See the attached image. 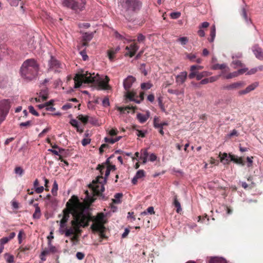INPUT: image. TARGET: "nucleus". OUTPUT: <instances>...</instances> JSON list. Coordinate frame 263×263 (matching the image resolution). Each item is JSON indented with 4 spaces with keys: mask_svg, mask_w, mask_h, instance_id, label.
<instances>
[{
    "mask_svg": "<svg viewBox=\"0 0 263 263\" xmlns=\"http://www.w3.org/2000/svg\"><path fill=\"white\" fill-rule=\"evenodd\" d=\"M140 70L142 73L145 76L147 75V71L146 69V64L144 63L141 64L140 66Z\"/></svg>",
    "mask_w": 263,
    "mask_h": 263,
    "instance_id": "c9c22d12",
    "label": "nucleus"
},
{
    "mask_svg": "<svg viewBox=\"0 0 263 263\" xmlns=\"http://www.w3.org/2000/svg\"><path fill=\"white\" fill-rule=\"evenodd\" d=\"M79 231H80V232L79 233H77V232H76V233L72 234L71 236H72L71 238V240L72 241H77L78 239V237H79V236L82 233V230H81V228H79Z\"/></svg>",
    "mask_w": 263,
    "mask_h": 263,
    "instance_id": "4c0bfd02",
    "label": "nucleus"
},
{
    "mask_svg": "<svg viewBox=\"0 0 263 263\" xmlns=\"http://www.w3.org/2000/svg\"><path fill=\"white\" fill-rule=\"evenodd\" d=\"M110 172V168L106 167L105 171V177H103V179H101L103 181L104 183L106 182V179L108 176L109 175Z\"/></svg>",
    "mask_w": 263,
    "mask_h": 263,
    "instance_id": "79ce46f5",
    "label": "nucleus"
},
{
    "mask_svg": "<svg viewBox=\"0 0 263 263\" xmlns=\"http://www.w3.org/2000/svg\"><path fill=\"white\" fill-rule=\"evenodd\" d=\"M231 156H233V155L229 154V155L226 153L221 154L220 153L219 157L220 159V161L224 164H228L230 161H232Z\"/></svg>",
    "mask_w": 263,
    "mask_h": 263,
    "instance_id": "dca6fc26",
    "label": "nucleus"
},
{
    "mask_svg": "<svg viewBox=\"0 0 263 263\" xmlns=\"http://www.w3.org/2000/svg\"><path fill=\"white\" fill-rule=\"evenodd\" d=\"M181 15V13L178 12H172L170 14V16L173 19H177Z\"/></svg>",
    "mask_w": 263,
    "mask_h": 263,
    "instance_id": "603ef678",
    "label": "nucleus"
},
{
    "mask_svg": "<svg viewBox=\"0 0 263 263\" xmlns=\"http://www.w3.org/2000/svg\"><path fill=\"white\" fill-rule=\"evenodd\" d=\"M58 190V184L56 181H54L53 184L51 192L54 196L57 195Z\"/></svg>",
    "mask_w": 263,
    "mask_h": 263,
    "instance_id": "f704fd0d",
    "label": "nucleus"
},
{
    "mask_svg": "<svg viewBox=\"0 0 263 263\" xmlns=\"http://www.w3.org/2000/svg\"><path fill=\"white\" fill-rule=\"evenodd\" d=\"M106 168V164H99L97 167V170H99L100 173V176H102V175L104 174V171Z\"/></svg>",
    "mask_w": 263,
    "mask_h": 263,
    "instance_id": "2f4dec72",
    "label": "nucleus"
},
{
    "mask_svg": "<svg viewBox=\"0 0 263 263\" xmlns=\"http://www.w3.org/2000/svg\"><path fill=\"white\" fill-rule=\"evenodd\" d=\"M95 73L91 74L87 71H82L76 74L73 80L74 81V88L80 87L83 83L89 84L96 83L99 87L102 89L108 90L110 86L107 83V81H99L95 76Z\"/></svg>",
    "mask_w": 263,
    "mask_h": 263,
    "instance_id": "f03ea898",
    "label": "nucleus"
},
{
    "mask_svg": "<svg viewBox=\"0 0 263 263\" xmlns=\"http://www.w3.org/2000/svg\"><path fill=\"white\" fill-rule=\"evenodd\" d=\"M210 73L207 71H203L201 73H198L197 71V80H200L202 78L209 76Z\"/></svg>",
    "mask_w": 263,
    "mask_h": 263,
    "instance_id": "72a5a7b5",
    "label": "nucleus"
},
{
    "mask_svg": "<svg viewBox=\"0 0 263 263\" xmlns=\"http://www.w3.org/2000/svg\"><path fill=\"white\" fill-rule=\"evenodd\" d=\"M63 215L60 221L62 226L67 224L70 214L73 216V219H78L79 228H85L88 226L91 219L90 213L85 211V206L83 203L80 202L78 198L76 196H72L66 203V208L63 211Z\"/></svg>",
    "mask_w": 263,
    "mask_h": 263,
    "instance_id": "f257e3e1",
    "label": "nucleus"
},
{
    "mask_svg": "<svg viewBox=\"0 0 263 263\" xmlns=\"http://www.w3.org/2000/svg\"><path fill=\"white\" fill-rule=\"evenodd\" d=\"M252 51L256 58L263 61V50L258 45H255L252 47Z\"/></svg>",
    "mask_w": 263,
    "mask_h": 263,
    "instance_id": "4468645a",
    "label": "nucleus"
},
{
    "mask_svg": "<svg viewBox=\"0 0 263 263\" xmlns=\"http://www.w3.org/2000/svg\"><path fill=\"white\" fill-rule=\"evenodd\" d=\"M9 4L12 6H17L19 2L21 0H7Z\"/></svg>",
    "mask_w": 263,
    "mask_h": 263,
    "instance_id": "09e8293b",
    "label": "nucleus"
},
{
    "mask_svg": "<svg viewBox=\"0 0 263 263\" xmlns=\"http://www.w3.org/2000/svg\"><path fill=\"white\" fill-rule=\"evenodd\" d=\"M231 160H232V161H233L234 163L240 164L242 166H244L245 165V162L242 157H237L235 155H233V156H231Z\"/></svg>",
    "mask_w": 263,
    "mask_h": 263,
    "instance_id": "5701e85b",
    "label": "nucleus"
},
{
    "mask_svg": "<svg viewBox=\"0 0 263 263\" xmlns=\"http://www.w3.org/2000/svg\"><path fill=\"white\" fill-rule=\"evenodd\" d=\"M203 68V67L200 65H192L190 67V70H201Z\"/></svg>",
    "mask_w": 263,
    "mask_h": 263,
    "instance_id": "3c124183",
    "label": "nucleus"
},
{
    "mask_svg": "<svg viewBox=\"0 0 263 263\" xmlns=\"http://www.w3.org/2000/svg\"><path fill=\"white\" fill-rule=\"evenodd\" d=\"M191 73L189 75V78L190 79L194 78L195 77L197 78V71L196 70H191Z\"/></svg>",
    "mask_w": 263,
    "mask_h": 263,
    "instance_id": "6e6d98bb",
    "label": "nucleus"
},
{
    "mask_svg": "<svg viewBox=\"0 0 263 263\" xmlns=\"http://www.w3.org/2000/svg\"><path fill=\"white\" fill-rule=\"evenodd\" d=\"M246 83L243 81H238L224 87V89L227 90H235L243 87Z\"/></svg>",
    "mask_w": 263,
    "mask_h": 263,
    "instance_id": "f8f14e48",
    "label": "nucleus"
},
{
    "mask_svg": "<svg viewBox=\"0 0 263 263\" xmlns=\"http://www.w3.org/2000/svg\"><path fill=\"white\" fill-rule=\"evenodd\" d=\"M137 178H138V179H140V178H142V177H144L145 176V172L143 170H139L136 175H135Z\"/></svg>",
    "mask_w": 263,
    "mask_h": 263,
    "instance_id": "37998d69",
    "label": "nucleus"
},
{
    "mask_svg": "<svg viewBox=\"0 0 263 263\" xmlns=\"http://www.w3.org/2000/svg\"><path fill=\"white\" fill-rule=\"evenodd\" d=\"M127 92L126 93V97L130 101H133L137 103H140V101L137 99L138 97L136 96V92L134 91H129V90H126Z\"/></svg>",
    "mask_w": 263,
    "mask_h": 263,
    "instance_id": "a211bd4d",
    "label": "nucleus"
},
{
    "mask_svg": "<svg viewBox=\"0 0 263 263\" xmlns=\"http://www.w3.org/2000/svg\"><path fill=\"white\" fill-rule=\"evenodd\" d=\"M90 214H91L90 213ZM91 218L95 223L91 226L92 230H101L104 229V224L105 223L104 221L105 215L103 213H99L96 217H93L90 215Z\"/></svg>",
    "mask_w": 263,
    "mask_h": 263,
    "instance_id": "6e6552de",
    "label": "nucleus"
},
{
    "mask_svg": "<svg viewBox=\"0 0 263 263\" xmlns=\"http://www.w3.org/2000/svg\"><path fill=\"white\" fill-rule=\"evenodd\" d=\"M39 69V65L33 59L26 60L23 63L21 72L22 78L28 81L36 78Z\"/></svg>",
    "mask_w": 263,
    "mask_h": 263,
    "instance_id": "7ed1b4c3",
    "label": "nucleus"
},
{
    "mask_svg": "<svg viewBox=\"0 0 263 263\" xmlns=\"http://www.w3.org/2000/svg\"><path fill=\"white\" fill-rule=\"evenodd\" d=\"M31 125H32V122L31 121H28L25 122H22L20 124V126L21 127H22V126L29 127Z\"/></svg>",
    "mask_w": 263,
    "mask_h": 263,
    "instance_id": "4d7b16f0",
    "label": "nucleus"
},
{
    "mask_svg": "<svg viewBox=\"0 0 263 263\" xmlns=\"http://www.w3.org/2000/svg\"><path fill=\"white\" fill-rule=\"evenodd\" d=\"M28 109L30 112L35 116H39V113L34 109V107L32 106H30L28 107Z\"/></svg>",
    "mask_w": 263,
    "mask_h": 263,
    "instance_id": "864d4df0",
    "label": "nucleus"
},
{
    "mask_svg": "<svg viewBox=\"0 0 263 263\" xmlns=\"http://www.w3.org/2000/svg\"><path fill=\"white\" fill-rule=\"evenodd\" d=\"M70 223L71 226L67 227V224L62 226L61 223H60V233L61 234H65L66 237H69L76 232H80L79 228V224L77 218H75L74 220H71Z\"/></svg>",
    "mask_w": 263,
    "mask_h": 263,
    "instance_id": "39448f33",
    "label": "nucleus"
},
{
    "mask_svg": "<svg viewBox=\"0 0 263 263\" xmlns=\"http://www.w3.org/2000/svg\"><path fill=\"white\" fill-rule=\"evenodd\" d=\"M178 41L179 42L181 45H184L187 44L189 39L187 37H181L178 39Z\"/></svg>",
    "mask_w": 263,
    "mask_h": 263,
    "instance_id": "a19ab883",
    "label": "nucleus"
},
{
    "mask_svg": "<svg viewBox=\"0 0 263 263\" xmlns=\"http://www.w3.org/2000/svg\"><path fill=\"white\" fill-rule=\"evenodd\" d=\"M185 55H186V58L192 62H194L196 58V55L192 53H185Z\"/></svg>",
    "mask_w": 263,
    "mask_h": 263,
    "instance_id": "e433bc0d",
    "label": "nucleus"
},
{
    "mask_svg": "<svg viewBox=\"0 0 263 263\" xmlns=\"http://www.w3.org/2000/svg\"><path fill=\"white\" fill-rule=\"evenodd\" d=\"M62 4L75 12L79 13L85 9L86 0H63Z\"/></svg>",
    "mask_w": 263,
    "mask_h": 263,
    "instance_id": "0eeeda50",
    "label": "nucleus"
},
{
    "mask_svg": "<svg viewBox=\"0 0 263 263\" xmlns=\"http://www.w3.org/2000/svg\"><path fill=\"white\" fill-rule=\"evenodd\" d=\"M145 36L141 33H139L137 36V41L139 43H143L145 41Z\"/></svg>",
    "mask_w": 263,
    "mask_h": 263,
    "instance_id": "49530a36",
    "label": "nucleus"
},
{
    "mask_svg": "<svg viewBox=\"0 0 263 263\" xmlns=\"http://www.w3.org/2000/svg\"><path fill=\"white\" fill-rule=\"evenodd\" d=\"M216 35V28L215 26H213L211 28L210 31V38L209 39V41L210 42H213L214 38Z\"/></svg>",
    "mask_w": 263,
    "mask_h": 263,
    "instance_id": "c756f323",
    "label": "nucleus"
},
{
    "mask_svg": "<svg viewBox=\"0 0 263 263\" xmlns=\"http://www.w3.org/2000/svg\"><path fill=\"white\" fill-rule=\"evenodd\" d=\"M152 86V84L148 83H143L141 84V87L142 89H148Z\"/></svg>",
    "mask_w": 263,
    "mask_h": 263,
    "instance_id": "de8ad7c7",
    "label": "nucleus"
},
{
    "mask_svg": "<svg viewBox=\"0 0 263 263\" xmlns=\"http://www.w3.org/2000/svg\"><path fill=\"white\" fill-rule=\"evenodd\" d=\"M80 54H81L83 60L84 61H86L88 59V57L86 53V52L84 50L81 51L80 52Z\"/></svg>",
    "mask_w": 263,
    "mask_h": 263,
    "instance_id": "338daca9",
    "label": "nucleus"
},
{
    "mask_svg": "<svg viewBox=\"0 0 263 263\" xmlns=\"http://www.w3.org/2000/svg\"><path fill=\"white\" fill-rule=\"evenodd\" d=\"M120 3L122 13L128 21L132 20V16L139 11L142 6L139 0H121Z\"/></svg>",
    "mask_w": 263,
    "mask_h": 263,
    "instance_id": "20e7f679",
    "label": "nucleus"
},
{
    "mask_svg": "<svg viewBox=\"0 0 263 263\" xmlns=\"http://www.w3.org/2000/svg\"><path fill=\"white\" fill-rule=\"evenodd\" d=\"M48 71L60 72L63 68L62 64L53 56H51L48 61Z\"/></svg>",
    "mask_w": 263,
    "mask_h": 263,
    "instance_id": "9d476101",
    "label": "nucleus"
},
{
    "mask_svg": "<svg viewBox=\"0 0 263 263\" xmlns=\"http://www.w3.org/2000/svg\"><path fill=\"white\" fill-rule=\"evenodd\" d=\"M149 117V112H147L146 115H143L141 113H138L137 115V117L141 123L145 122Z\"/></svg>",
    "mask_w": 263,
    "mask_h": 263,
    "instance_id": "aec40b11",
    "label": "nucleus"
},
{
    "mask_svg": "<svg viewBox=\"0 0 263 263\" xmlns=\"http://www.w3.org/2000/svg\"><path fill=\"white\" fill-rule=\"evenodd\" d=\"M93 36V33H85L83 36L82 46H87L88 45V42L92 39Z\"/></svg>",
    "mask_w": 263,
    "mask_h": 263,
    "instance_id": "6ab92c4d",
    "label": "nucleus"
},
{
    "mask_svg": "<svg viewBox=\"0 0 263 263\" xmlns=\"http://www.w3.org/2000/svg\"><path fill=\"white\" fill-rule=\"evenodd\" d=\"M103 177L98 176L96 180L92 181V184L89 185V187L91 188L94 195L100 197L103 200H106L105 196L102 194L105 190L104 184L102 183L103 181L101 179H103Z\"/></svg>",
    "mask_w": 263,
    "mask_h": 263,
    "instance_id": "423d86ee",
    "label": "nucleus"
},
{
    "mask_svg": "<svg viewBox=\"0 0 263 263\" xmlns=\"http://www.w3.org/2000/svg\"><path fill=\"white\" fill-rule=\"evenodd\" d=\"M258 71V68L255 67L252 68L249 71H248L247 74L249 75L253 74L255 73Z\"/></svg>",
    "mask_w": 263,
    "mask_h": 263,
    "instance_id": "774afa93",
    "label": "nucleus"
},
{
    "mask_svg": "<svg viewBox=\"0 0 263 263\" xmlns=\"http://www.w3.org/2000/svg\"><path fill=\"white\" fill-rule=\"evenodd\" d=\"M253 159V157H247L246 159H247V161L248 162V167H251L252 166V164H253V160L252 159Z\"/></svg>",
    "mask_w": 263,
    "mask_h": 263,
    "instance_id": "052dcab7",
    "label": "nucleus"
},
{
    "mask_svg": "<svg viewBox=\"0 0 263 263\" xmlns=\"http://www.w3.org/2000/svg\"><path fill=\"white\" fill-rule=\"evenodd\" d=\"M10 241L7 237H3L0 239V244L4 245L8 243Z\"/></svg>",
    "mask_w": 263,
    "mask_h": 263,
    "instance_id": "13d9d810",
    "label": "nucleus"
},
{
    "mask_svg": "<svg viewBox=\"0 0 263 263\" xmlns=\"http://www.w3.org/2000/svg\"><path fill=\"white\" fill-rule=\"evenodd\" d=\"M139 49V46L136 44L133 43L130 44L129 46H126L125 49L128 51L125 53V55L129 56V57H133L135 55L137 51Z\"/></svg>",
    "mask_w": 263,
    "mask_h": 263,
    "instance_id": "9b49d317",
    "label": "nucleus"
},
{
    "mask_svg": "<svg viewBox=\"0 0 263 263\" xmlns=\"http://www.w3.org/2000/svg\"><path fill=\"white\" fill-rule=\"evenodd\" d=\"M187 77V72L183 71L180 73L176 77V82L178 84H183L186 80Z\"/></svg>",
    "mask_w": 263,
    "mask_h": 263,
    "instance_id": "f3484780",
    "label": "nucleus"
},
{
    "mask_svg": "<svg viewBox=\"0 0 263 263\" xmlns=\"http://www.w3.org/2000/svg\"><path fill=\"white\" fill-rule=\"evenodd\" d=\"M77 118L83 122L84 124H86L88 121V116H84L82 115H80L78 116Z\"/></svg>",
    "mask_w": 263,
    "mask_h": 263,
    "instance_id": "473e14b6",
    "label": "nucleus"
},
{
    "mask_svg": "<svg viewBox=\"0 0 263 263\" xmlns=\"http://www.w3.org/2000/svg\"><path fill=\"white\" fill-rule=\"evenodd\" d=\"M14 171L16 174H18L20 176H22L24 173L23 169L20 166L16 167L15 168Z\"/></svg>",
    "mask_w": 263,
    "mask_h": 263,
    "instance_id": "8fccbe9b",
    "label": "nucleus"
},
{
    "mask_svg": "<svg viewBox=\"0 0 263 263\" xmlns=\"http://www.w3.org/2000/svg\"><path fill=\"white\" fill-rule=\"evenodd\" d=\"M10 108V101L8 99H4L0 101V123L6 118Z\"/></svg>",
    "mask_w": 263,
    "mask_h": 263,
    "instance_id": "1a4fd4ad",
    "label": "nucleus"
},
{
    "mask_svg": "<svg viewBox=\"0 0 263 263\" xmlns=\"http://www.w3.org/2000/svg\"><path fill=\"white\" fill-rule=\"evenodd\" d=\"M76 256L78 259L82 260L84 258L85 255L83 253L79 252L77 253Z\"/></svg>",
    "mask_w": 263,
    "mask_h": 263,
    "instance_id": "69168bd1",
    "label": "nucleus"
},
{
    "mask_svg": "<svg viewBox=\"0 0 263 263\" xmlns=\"http://www.w3.org/2000/svg\"><path fill=\"white\" fill-rule=\"evenodd\" d=\"M220 77V76L211 77L209 79V83H212L217 81Z\"/></svg>",
    "mask_w": 263,
    "mask_h": 263,
    "instance_id": "0e129e2a",
    "label": "nucleus"
},
{
    "mask_svg": "<svg viewBox=\"0 0 263 263\" xmlns=\"http://www.w3.org/2000/svg\"><path fill=\"white\" fill-rule=\"evenodd\" d=\"M160 119L158 117H155L154 119V126L155 128H158L160 127Z\"/></svg>",
    "mask_w": 263,
    "mask_h": 263,
    "instance_id": "58836bf2",
    "label": "nucleus"
},
{
    "mask_svg": "<svg viewBox=\"0 0 263 263\" xmlns=\"http://www.w3.org/2000/svg\"><path fill=\"white\" fill-rule=\"evenodd\" d=\"M48 99V94L45 92H41L39 98H35L36 102H41L46 100Z\"/></svg>",
    "mask_w": 263,
    "mask_h": 263,
    "instance_id": "bb28decb",
    "label": "nucleus"
},
{
    "mask_svg": "<svg viewBox=\"0 0 263 263\" xmlns=\"http://www.w3.org/2000/svg\"><path fill=\"white\" fill-rule=\"evenodd\" d=\"M136 106H126V107H118V110L119 111H120L121 112H124L126 110H129V109H133V111H134V112H135V109H136Z\"/></svg>",
    "mask_w": 263,
    "mask_h": 263,
    "instance_id": "7c9ffc66",
    "label": "nucleus"
},
{
    "mask_svg": "<svg viewBox=\"0 0 263 263\" xmlns=\"http://www.w3.org/2000/svg\"><path fill=\"white\" fill-rule=\"evenodd\" d=\"M258 83L255 82L247 86L245 89L239 91L238 93L240 96L247 94L249 93L250 91L254 90L258 86Z\"/></svg>",
    "mask_w": 263,
    "mask_h": 263,
    "instance_id": "2eb2a0df",
    "label": "nucleus"
},
{
    "mask_svg": "<svg viewBox=\"0 0 263 263\" xmlns=\"http://www.w3.org/2000/svg\"><path fill=\"white\" fill-rule=\"evenodd\" d=\"M237 76H238V74H237V72L234 71L233 72L230 73L227 75H225L224 77L226 79H229L236 77Z\"/></svg>",
    "mask_w": 263,
    "mask_h": 263,
    "instance_id": "ea45409f",
    "label": "nucleus"
},
{
    "mask_svg": "<svg viewBox=\"0 0 263 263\" xmlns=\"http://www.w3.org/2000/svg\"><path fill=\"white\" fill-rule=\"evenodd\" d=\"M148 156V153L147 149H142L141 150V156L140 159L142 160V163L145 164L147 161V157Z\"/></svg>",
    "mask_w": 263,
    "mask_h": 263,
    "instance_id": "4be33fe9",
    "label": "nucleus"
},
{
    "mask_svg": "<svg viewBox=\"0 0 263 263\" xmlns=\"http://www.w3.org/2000/svg\"><path fill=\"white\" fill-rule=\"evenodd\" d=\"M174 205L176 208V212L178 213H179L181 211L182 209L181 207V204L177 199V195H175L174 198Z\"/></svg>",
    "mask_w": 263,
    "mask_h": 263,
    "instance_id": "a878e982",
    "label": "nucleus"
},
{
    "mask_svg": "<svg viewBox=\"0 0 263 263\" xmlns=\"http://www.w3.org/2000/svg\"><path fill=\"white\" fill-rule=\"evenodd\" d=\"M35 207V212L33 214V218L34 219H39L41 216L40 208L39 206L38 203H35L33 204Z\"/></svg>",
    "mask_w": 263,
    "mask_h": 263,
    "instance_id": "b1692460",
    "label": "nucleus"
},
{
    "mask_svg": "<svg viewBox=\"0 0 263 263\" xmlns=\"http://www.w3.org/2000/svg\"><path fill=\"white\" fill-rule=\"evenodd\" d=\"M115 199H112V202L116 204L121 203L120 198L123 197L122 193H117L115 195Z\"/></svg>",
    "mask_w": 263,
    "mask_h": 263,
    "instance_id": "c85d7f7f",
    "label": "nucleus"
},
{
    "mask_svg": "<svg viewBox=\"0 0 263 263\" xmlns=\"http://www.w3.org/2000/svg\"><path fill=\"white\" fill-rule=\"evenodd\" d=\"M90 139L88 138H84L82 141V144L83 146H86L90 143Z\"/></svg>",
    "mask_w": 263,
    "mask_h": 263,
    "instance_id": "680f3d73",
    "label": "nucleus"
},
{
    "mask_svg": "<svg viewBox=\"0 0 263 263\" xmlns=\"http://www.w3.org/2000/svg\"><path fill=\"white\" fill-rule=\"evenodd\" d=\"M70 123L71 124L72 126H73V127H74L77 128V130L78 132H80L78 122L77 121V120H76L75 119H72L70 121Z\"/></svg>",
    "mask_w": 263,
    "mask_h": 263,
    "instance_id": "c03bdc74",
    "label": "nucleus"
},
{
    "mask_svg": "<svg viewBox=\"0 0 263 263\" xmlns=\"http://www.w3.org/2000/svg\"><path fill=\"white\" fill-rule=\"evenodd\" d=\"M213 69L217 70V69H227L229 70V68L227 67V65L226 64H216L213 66Z\"/></svg>",
    "mask_w": 263,
    "mask_h": 263,
    "instance_id": "cd10ccee",
    "label": "nucleus"
},
{
    "mask_svg": "<svg viewBox=\"0 0 263 263\" xmlns=\"http://www.w3.org/2000/svg\"><path fill=\"white\" fill-rule=\"evenodd\" d=\"M119 49L120 48L117 47L116 49L111 48L107 51V55L110 61H112L114 59L115 55L117 53Z\"/></svg>",
    "mask_w": 263,
    "mask_h": 263,
    "instance_id": "412c9836",
    "label": "nucleus"
},
{
    "mask_svg": "<svg viewBox=\"0 0 263 263\" xmlns=\"http://www.w3.org/2000/svg\"><path fill=\"white\" fill-rule=\"evenodd\" d=\"M232 64L235 65L234 68H237V67H242L243 66V64L239 60H234Z\"/></svg>",
    "mask_w": 263,
    "mask_h": 263,
    "instance_id": "a18cd8bd",
    "label": "nucleus"
},
{
    "mask_svg": "<svg viewBox=\"0 0 263 263\" xmlns=\"http://www.w3.org/2000/svg\"><path fill=\"white\" fill-rule=\"evenodd\" d=\"M6 255L8 256L6 259V261L8 263H13L14 262V256L13 255L8 254H6Z\"/></svg>",
    "mask_w": 263,
    "mask_h": 263,
    "instance_id": "5fc2aeb1",
    "label": "nucleus"
},
{
    "mask_svg": "<svg viewBox=\"0 0 263 263\" xmlns=\"http://www.w3.org/2000/svg\"><path fill=\"white\" fill-rule=\"evenodd\" d=\"M209 263H227V261L223 258L214 257L211 258Z\"/></svg>",
    "mask_w": 263,
    "mask_h": 263,
    "instance_id": "393cba45",
    "label": "nucleus"
},
{
    "mask_svg": "<svg viewBox=\"0 0 263 263\" xmlns=\"http://www.w3.org/2000/svg\"><path fill=\"white\" fill-rule=\"evenodd\" d=\"M136 79L132 76H128L123 81V86L126 90H129Z\"/></svg>",
    "mask_w": 263,
    "mask_h": 263,
    "instance_id": "ddd939ff",
    "label": "nucleus"
},
{
    "mask_svg": "<svg viewBox=\"0 0 263 263\" xmlns=\"http://www.w3.org/2000/svg\"><path fill=\"white\" fill-rule=\"evenodd\" d=\"M248 70V69L247 68H243L239 69L237 71L238 76L242 74L245 72H247Z\"/></svg>",
    "mask_w": 263,
    "mask_h": 263,
    "instance_id": "e2e57ef3",
    "label": "nucleus"
},
{
    "mask_svg": "<svg viewBox=\"0 0 263 263\" xmlns=\"http://www.w3.org/2000/svg\"><path fill=\"white\" fill-rule=\"evenodd\" d=\"M11 205H12V206L13 207V208L14 209L16 210V209H18L19 208V204H18V203L16 201H15L14 200H12V201H11Z\"/></svg>",
    "mask_w": 263,
    "mask_h": 263,
    "instance_id": "bf43d9fd",
    "label": "nucleus"
}]
</instances>
